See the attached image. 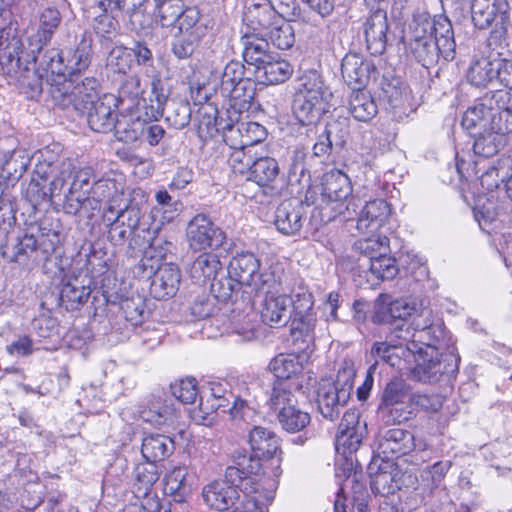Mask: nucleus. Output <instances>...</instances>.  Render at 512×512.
Here are the masks:
<instances>
[{
  "label": "nucleus",
  "mask_w": 512,
  "mask_h": 512,
  "mask_svg": "<svg viewBox=\"0 0 512 512\" xmlns=\"http://www.w3.org/2000/svg\"><path fill=\"white\" fill-rule=\"evenodd\" d=\"M489 114L481 106L479 101L472 107H469L463 114L461 120V126L463 129L468 131L469 134L476 136L478 131H475L479 128V131L484 130V125L488 126L489 124Z\"/></svg>",
  "instance_id": "obj_53"
},
{
  "label": "nucleus",
  "mask_w": 512,
  "mask_h": 512,
  "mask_svg": "<svg viewBox=\"0 0 512 512\" xmlns=\"http://www.w3.org/2000/svg\"><path fill=\"white\" fill-rule=\"evenodd\" d=\"M36 31L28 38V49L32 52H45L54 34L62 24V14L56 7H45L37 15Z\"/></svg>",
  "instance_id": "obj_15"
},
{
  "label": "nucleus",
  "mask_w": 512,
  "mask_h": 512,
  "mask_svg": "<svg viewBox=\"0 0 512 512\" xmlns=\"http://www.w3.org/2000/svg\"><path fill=\"white\" fill-rule=\"evenodd\" d=\"M511 94L506 90H495L485 93L478 101L492 119L493 114L506 111L511 105Z\"/></svg>",
  "instance_id": "obj_55"
},
{
  "label": "nucleus",
  "mask_w": 512,
  "mask_h": 512,
  "mask_svg": "<svg viewBox=\"0 0 512 512\" xmlns=\"http://www.w3.org/2000/svg\"><path fill=\"white\" fill-rule=\"evenodd\" d=\"M186 236L190 248L199 251L220 248L226 241L224 231L203 213L195 215L189 221Z\"/></svg>",
  "instance_id": "obj_8"
},
{
  "label": "nucleus",
  "mask_w": 512,
  "mask_h": 512,
  "mask_svg": "<svg viewBox=\"0 0 512 512\" xmlns=\"http://www.w3.org/2000/svg\"><path fill=\"white\" fill-rule=\"evenodd\" d=\"M190 278L199 285L212 281L219 274L223 273V266L218 255L210 252L199 254L190 264Z\"/></svg>",
  "instance_id": "obj_28"
},
{
  "label": "nucleus",
  "mask_w": 512,
  "mask_h": 512,
  "mask_svg": "<svg viewBox=\"0 0 512 512\" xmlns=\"http://www.w3.org/2000/svg\"><path fill=\"white\" fill-rule=\"evenodd\" d=\"M367 472L371 478V490L376 495H393L402 487L403 473L393 460L373 457Z\"/></svg>",
  "instance_id": "obj_7"
},
{
  "label": "nucleus",
  "mask_w": 512,
  "mask_h": 512,
  "mask_svg": "<svg viewBox=\"0 0 512 512\" xmlns=\"http://www.w3.org/2000/svg\"><path fill=\"white\" fill-rule=\"evenodd\" d=\"M174 451V441L162 434H150L142 441L141 453L146 461L159 462Z\"/></svg>",
  "instance_id": "obj_36"
},
{
  "label": "nucleus",
  "mask_w": 512,
  "mask_h": 512,
  "mask_svg": "<svg viewBox=\"0 0 512 512\" xmlns=\"http://www.w3.org/2000/svg\"><path fill=\"white\" fill-rule=\"evenodd\" d=\"M191 106L187 101H170L166 108V120L176 129H183L191 120Z\"/></svg>",
  "instance_id": "obj_57"
},
{
  "label": "nucleus",
  "mask_w": 512,
  "mask_h": 512,
  "mask_svg": "<svg viewBox=\"0 0 512 512\" xmlns=\"http://www.w3.org/2000/svg\"><path fill=\"white\" fill-rule=\"evenodd\" d=\"M180 281L181 273L176 265H161L152 277L150 294L158 300L168 299L177 293Z\"/></svg>",
  "instance_id": "obj_21"
},
{
  "label": "nucleus",
  "mask_w": 512,
  "mask_h": 512,
  "mask_svg": "<svg viewBox=\"0 0 512 512\" xmlns=\"http://www.w3.org/2000/svg\"><path fill=\"white\" fill-rule=\"evenodd\" d=\"M147 422L157 426H163L173 423L176 418V408L171 400L161 396H153L150 400L148 409L143 411L142 416Z\"/></svg>",
  "instance_id": "obj_41"
},
{
  "label": "nucleus",
  "mask_w": 512,
  "mask_h": 512,
  "mask_svg": "<svg viewBox=\"0 0 512 512\" xmlns=\"http://www.w3.org/2000/svg\"><path fill=\"white\" fill-rule=\"evenodd\" d=\"M231 464L225 470L226 478L234 483L247 486L252 484L262 470L261 458L245 448L235 449L231 456Z\"/></svg>",
  "instance_id": "obj_11"
},
{
  "label": "nucleus",
  "mask_w": 512,
  "mask_h": 512,
  "mask_svg": "<svg viewBox=\"0 0 512 512\" xmlns=\"http://www.w3.org/2000/svg\"><path fill=\"white\" fill-rule=\"evenodd\" d=\"M495 127V122L490 119L488 126L484 125V130L478 131L473 144L475 154L491 157L507 144V135Z\"/></svg>",
  "instance_id": "obj_27"
},
{
  "label": "nucleus",
  "mask_w": 512,
  "mask_h": 512,
  "mask_svg": "<svg viewBox=\"0 0 512 512\" xmlns=\"http://www.w3.org/2000/svg\"><path fill=\"white\" fill-rule=\"evenodd\" d=\"M305 201L296 198L283 200L274 213V225L283 235L296 236L300 234L305 221L306 209L309 207Z\"/></svg>",
  "instance_id": "obj_10"
},
{
  "label": "nucleus",
  "mask_w": 512,
  "mask_h": 512,
  "mask_svg": "<svg viewBox=\"0 0 512 512\" xmlns=\"http://www.w3.org/2000/svg\"><path fill=\"white\" fill-rule=\"evenodd\" d=\"M243 486L237 482H230L224 474L223 479L215 480L203 488L204 502L218 512H234Z\"/></svg>",
  "instance_id": "obj_9"
},
{
  "label": "nucleus",
  "mask_w": 512,
  "mask_h": 512,
  "mask_svg": "<svg viewBox=\"0 0 512 512\" xmlns=\"http://www.w3.org/2000/svg\"><path fill=\"white\" fill-rule=\"evenodd\" d=\"M367 50L371 55H382L389 43V24L386 11L376 7L363 24Z\"/></svg>",
  "instance_id": "obj_16"
},
{
  "label": "nucleus",
  "mask_w": 512,
  "mask_h": 512,
  "mask_svg": "<svg viewBox=\"0 0 512 512\" xmlns=\"http://www.w3.org/2000/svg\"><path fill=\"white\" fill-rule=\"evenodd\" d=\"M164 493L181 503L192 493V481L186 466H175L164 477Z\"/></svg>",
  "instance_id": "obj_30"
},
{
  "label": "nucleus",
  "mask_w": 512,
  "mask_h": 512,
  "mask_svg": "<svg viewBox=\"0 0 512 512\" xmlns=\"http://www.w3.org/2000/svg\"><path fill=\"white\" fill-rule=\"evenodd\" d=\"M355 376L356 369L354 362L347 359L343 360L338 368L336 379H332L334 387H337V389L344 394L348 392L349 397H351Z\"/></svg>",
  "instance_id": "obj_63"
},
{
  "label": "nucleus",
  "mask_w": 512,
  "mask_h": 512,
  "mask_svg": "<svg viewBox=\"0 0 512 512\" xmlns=\"http://www.w3.org/2000/svg\"><path fill=\"white\" fill-rule=\"evenodd\" d=\"M243 43V59L248 65H252L255 69L270 59L267 53L268 42L263 40V37L257 38L254 36L245 35L242 37Z\"/></svg>",
  "instance_id": "obj_46"
},
{
  "label": "nucleus",
  "mask_w": 512,
  "mask_h": 512,
  "mask_svg": "<svg viewBox=\"0 0 512 512\" xmlns=\"http://www.w3.org/2000/svg\"><path fill=\"white\" fill-rule=\"evenodd\" d=\"M336 148H342L350 135V120L347 117H339L329 121L323 131Z\"/></svg>",
  "instance_id": "obj_60"
},
{
  "label": "nucleus",
  "mask_w": 512,
  "mask_h": 512,
  "mask_svg": "<svg viewBox=\"0 0 512 512\" xmlns=\"http://www.w3.org/2000/svg\"><path fill=\"white\" fill-rule=\"evenodd\" d=\"M349 394H344L337 387L331 378H321L316 389V403L319 413L329 421L339 418L341 410L349 401Z\"/></svg>",
  "instance_id": "obj_17"
},
{
  "label": "nucleus",
  "mask_w": 512,
  "mask_h": 512,
  "mask_svg": "<svg viewBox=\"0 0 512 512\" xmlns=\"http://www.w3.org/2000/svg\"><path fill=\"white\" fill-rule=\"evenodd\" d=\"M151 86L154 98H151L150 100L152 102L150 106L151 113L149 114L146 112V116L157 120L159 117L164 115L165 110L168 107V95L165 92L160 79H153Z\"/></svg>",
  "instance_id": "obj_64"
},
{
  "label": "nucleus",
  "mask_w": 512,
  "mask_h": 512,
  "mask_svg": "<svg viewBox=\"0 0 512 512\" xmlns=\"http://www.w3.org/2000/svg\"><path fill=\"white\" fill-rule=\"evenodd\" d=\"M420 305L410 298L394 299L388 294H380L375 300L371 321L386 328L388 342H376L372 355L389 362L391 348L406 343L408 352L413 354L416 365L410 370L412 379L423 383H436L445 374L448 364L444 354L436 346L438 337L435 327L420 326L410 319L419 315Z\"/></svg>",
  "instance_id": "obj_1"
},
{
  "label": "nucleus",
  "mask_w": 512,
  "mask_h": 512,
  "mask_svg": "<svg viewBox=\"0 0 512 512\" xmlns=\"http://www.w3.org/2000/svg\"><path fill=\"white\" fill-rule=\"evenodd\" d=\"M268 403L271 409L277 411L281 427L289 433L302 431L311 421L310 414L298 406L297 398L287 382L274 383Z\"/></svg>",
  "instance_id": "obj_6"
},
{
  "label": "nucleus",
  "mask_w": 512,
  "mask_h": 512,
  "mask_svg": "<svg viewBox=\"0 0 512 512\" xmlns=\"http://www.w3.org/2000/svg\"><path fill=\"white\" fill-rule=\"evenodd\" d=\"M327 106L313 100L294 95L292 111L295 118L301 125L312 126L319 122L326 112Z\"/></svg>",
  "instance_id": "obj_39"
},
{
  "label": "nucleus",
  "mask_w": 512,
  "mask_h": 512,
  "mask_svg": "<svg viewBox=\"0 0 512 512\" xmlns=\"http://www.w3.org/2000/svg\"><path fill=\"white\" fill-rule=\"evenodd\" d=\"M290 320V334L293 345L298 352H306L315 340L316 318L315 316L299 317L291 315Z\"/></svg>",
  "instance_id": "obj_33"
},
{
  "label": "nucleus",
  "mask_w": 512,
  "mask_h": 512,
  "mask_svg": "<svg viewBox=\"0 0 512 512\" xmlns=\"http://www.w3.org/2000/svg\"><path fill=\"white\" fill-rule=\"evenodd\" d=\"M409 398V386L402 379L388 382L382 392L380 406L393 407Z\"/></svg>",
  "instance_id": "obj_54"
},
{
  "label": "nucleus",
  "mask_w": 512,
  "mask_h": 512,
  "mask_svg": "<svg viewBox=\"0 0 512 512\" xmlns=\"http://www.w3.org/2000/svg\"><path fill=\"white\" fill-rule=\"evenodd\" d=\"M245 167L249 173L248 179L261 187L269 186L280 173L277 160L269 156L256 157L254 161H246Z\"/></svg>",
  "instance_id": "obj_32"
},
{
  "label": "nucleus",
  "mask_w": 512,
  "mask_h": 512,
  "mask_svg": "<svg viewBox=\"0 0 512 512\" xmlns=\"http://www.w3.org/2000/svg\"><path fill=\"white\" fill-rule=\"evenodd\" d=\"M91 284L92 279L88 275L82 278L76 275L64 277L57 298V305L64 307L66 311L79 310L87 303L91 295Z\"/></svg>",
  "instance_id": "obj_14"
},
{
  "label": "nucleus",
  "mask_w": 512,
  "mask_h": 512,
  "mask_svg": "<svg viewBox=\"0 0 512 512\" xmlns=\"http://www.w3.org/2000/svg\"><path fill=\"white\" fill-rule=\"evenodd\" d=\"M48 94L53 104L61 109L73 108L84 114L87 107L92 105L98 97L99 82L95 77L56 78Z\"/></svg>",
  "instance_id": "obj_4"
},
{
  "label": "nucleus",
  "mask_w": 512,
  "mask_h": 512,
  "mask_svg": "<svg viewBox=\"0 0 512 512\" xmlns=\"http://www.w3.org/2000/svg\"><path fill=\"white\" fill-rule=\"evenodd\" d=\"M499 59L482 55L472 62L469 67L467 78L469 82L477 87L486 86L492 80L497 79Z\"/></svg>",
  "instance_id": "obj_40"
},
{
  "label": "nucleus",
  "mask_w": 512,
  "mask_h": 512,
  "mask_svg": "<svg viewBox=\"0 0 512 512\" xmlns=\"http://www.w3.org/2000/svg\"><path fill=\"white\" fill-rule=\"evenodd\" d=\"M16 28H9L5 39L0 41V63L7 73L13 75L21 88L33 99L43 91L44 83L52 87L56 74L45 70L40 63L44 52H32L24 46Z\"/></svg>",
  "instance_id": "obj_2"
},
{
  "label": "nucleus",
  "mask_w": 512,
  "mask_h": 512,
  "mask_svg": "<svg viewBox=\"0 0 512 512\" xmlns=\"http://www.w3.org/2000/svg\"><path fill=\"white\" fill-rule=\"evenodd\" d=\"M175 29L179 33L191 34L202 38L206 36L208 31L207 24L203 21L197 7L185 8Z\"/></svg>",
  "instance_id": "obj_47"
},
{
  "label": "nucleus",
  "mask_w": 512,
  "mask_h": 512,
  "mask_svg": "<svg viewBox=\"0 0 512 512\" xmlns=\"http://www.w3.org/2000/svg\"><path fill=\"white\" fill-rule=\"evenodd\" d=\"M352 194L349 177L340 170L324 173L321 181V198L326 202H341Z\"/></svg>",
  "instance_id": "obj_25"
},
{
  "label": "nucleus",
  "mask_w": 512,
  "mask_h": 512,
  "mask_svg": "<svg viewBox=\"0 0 512 512\" xmlns=\"http://www.w3.org/2000/svg\"><path fill=\"white\" fill-rule=\"evenodd\" d=\"M473 214L475 220L483 227L506 214V200H500L495 194L480 196L473 208Z\"/></svg>",
  "instance_id": "obj_35"
},
{
  "label": "nucleus",
  "mask_w": 512,
  "mask_h": 512,
  "mask_svg": "<svg viewBox=\"0 0 512 512\" xmlns=\"http://www.w3.org/2000/svg\"><path fill=\"white\" fill-rule=\"evenodd\" d=\"M227 272L240 284L244 293L257 296L263 290L281 287L283 270L278 266H270L260 271V262L250 252L237 253L229 262Z\"/></svg>",
  "instance_id": "obj_3"
},
{
  "label": "nucleus",
  "mask_w": 512,
  "mask_h": 512,
  "mask_svg": "<svg viewBox=\"0 0 512 512\" xmlns=\"http://www.w3.org/2000/svg\"><path fill=\"white\" fill-rule=\"evenodd\" d=\"M295 94L325 106H327L328 100L332 96L322 76L316 70H309L300 77Z\"/></svg>",
  "instance_id": "obj_31"
},
{
  "label": "nucleus",
  "mask_w": 512,
  "mask_h": 512,
  "mask_svg": "<svg viewBox=\"0 0 512 512\" xmlns=\"http://www.w3.org/2000/svg\"><path fill=\"white\" fill-rule=\"evenodd\" d=\"M123 317L132 326H140L150 316L144 299L140 296L123 298L119 302Z\"/></svg>",
  "instance_id": "obj_51"
},
{
  "label": "nucleus",
  "mask_w": 512,
  "mask_h": 512,
  "mask_svg": "<svg viewBox=\"0 0 512 512\" xmlns=\"http://www.w3.org/2000/svg\"><path fill=\"white\" fill-rule=\"evenodd\" d=\"M160 473L156 463L146 461L134 468V487L138 496H147L154 484L158 481Z\"/></svg>",
  "instance_id": "obj_44"
},
{
  "label": "nucleus",
  "mask_w": 512,
  "mask_h": 512,
  "mask_svg": "<svg viewBox=\"0 0 512 512\" xmlns=\"http://www.w3.org/2000/svg\"><path fill=\"white\" fill-rule=\"evenodd\" d=\"M243 287L234 280L231 275H222L215 277L210 284V290L214 297L220 301H229Z\"/></svg>",
  "instance_id": "obj_58"
},
{
  "label": "nucleus",
  "mask_w": 512,
  "mask_h": 512,
  "mask_svg": "<svg viewBox=\"0 0 512 512\" xmlns=\"http://www.w3.org/2000/svg\"><path fill=\"white\" fill-rule=\"evenodd\" d=\"M284 17L267 3L249 5L243 15L244 23L257 35L262 37L274 22Z\"/></svg>",
  "instance_id": "obj_26"
},
{
  "label": "nucleus",
  "mask_w": 512,
  "mask_h": 512,
  "mask_svg": "<svg viewBox=\"0 0 512 512\" xmlns=\"http://www.w3.org/2000/svg\"><path fill=\"white\" fill-rule=\"evenodd\" d=\"M202 39V37L177 32L172 42V53L178 59H188L199 47Z\"/></svg>",
  "instance_id": "obj_59"
},
{
  "label": "nucleus",
  "mask_w": 512,
  "mask_h": 512,
  "mask_svg": "<svg viewBox=\"0 0 512 512\" xmlns=\"http://www.w3.org/2000/svg\"><path fill=\"white\" fill-rule=\"evenodd\" d=\"M91 58L92 37L85 32L76 47L67 51L66 56L57 48L46 49L40 63L45 70L56 74V78H75L80 77L90 66Z\"/></svg>",
  "instance_id": "obj_5"
},
{
  "label": "nucleus",
  "mask_w": 512,
  "mask_h": 512,
  "mask_svg": "<svg viewBox=\"0 0 512 512\" xmlns=\"http://www.w3.org/2000/svg\"><path fill=\"white\" fill-rule=\"evenodd\" d=\"M38 241L33 235L25 234L22 238L17 237L11 248V253L4 250L2 255L10 263L24 264L31 257V254L37 252Z\"/></svg>",
  "instance_id": "obj_52"
},
{
  "label": "nucleus",
  "mask_w": 512,
  "mask_h": 512,
  "mask_svg": "<svg viewBox=\"0 0 512 512\" xmlns=\"http://www.w3.org/2000/svg\"><path fill=\"white\" fill-rule=\"evenodd\" d=\"M113 131H115L117 140L124 143H135L144 137V120L140 117L117 119Z\"/></svg>",
  "instance_id": "obj_49"
},
{
  "label": "nucleus",
  "mask_w": 512,
  "mask_h": 512,
  "mask_svg": "<svg viewBox=\"0 0 512 512\" xmlns=\"http://www.w3.org/2000/svg\"><path fill=\"white\" fill-rule=\"evenodd\" d=\"M256 78L263 84L274 85L287 81L292 73V65L283 59H270L254 70Z\"/></svg>",
  "instance_id": "obj_34"
},
{
  "label": "nucleus",
  "mask_w": 512,
  "mask_h": 512,
  "mask_svg": "<svg viewBox=\"0 0 512 512\" xmlns=\"http://www.w3.org/2000/svg\"><path fill=\"white\" fill-rule=\"evenodd\" d=\"M354 249L366 257L370 263L379 256L390 253L389 238L385 235H373L359 239L354 243Z\"/></svg>",
  "instance_id": "obj_48"
},
{
  "label": "nucleus",
  "mask_w": 512,
  "mask_h": 512,
  "mask_svg": "<svg viewBox=\"0 0 512 512\" xmlns=\"http://www.w3.org/2000/svg\"><path fill=\"white\" fill-rule=\"evenodd\" d=\"M158 228L151 229L147 222H143L137 228L130 231L131 238L128 242V247L133 252L146 251V249H153L157 251L158 257H164L169 247L172 246L171 242L164 241L156 235Z\"/></svg>",
  "instance_id": "obj_23"
},
{
  "label": "nucleus",
  "mask_w": 512,
  "mask_h": 512,
  "mask_svg": "<svg viewBox=\"0 0 512 512\" xmlns=\"http://www.w3.org/2000/svg\"><path fill=\"white\" fill-rule=\"evenodd\" d=\"M111 97L97 99L92 105L87 107L86 114L89 127L98 133H108L113 131L117 124L118 111L112 104Z\"/></svg>",
  "instance_id": "obj_20"
},
{
  "label": "nucleus",
  "mask_w": 512,
  "mask_h": 512,
  "mask_svg": "<svg viewBox=\"0 0 512 512\" xmlns=\"http://www.w3.org/2000/svg\"><path fill=\"white\" fill-rule=\"evenodd\" d=\"M269 369L274 373L279 382L288 380L302 372L303 366L299 357L295 354H279L269 363ZM278 383V381L276 382Z\"/></svg>",
  "instance_id": "obj_45"
},
{
  "label": "nucleus",
  "mask_w": 512,
  "mask_h": 512,
  "mask_svg": "<svg viewBox=\"0 0 512 512\" xmlns=\"http://www.w3.org/2000/svg\"><path fill=\"white\" fill-rule=\"evenodd\" d=\"M269 290H263L257 295H265L260 304L261 320L271 327L283 326L291 319L292 299L285 294H278L280 287Z\"/></svg>",
  "instance_id": "obj_13"
},
{
  "label": "nucleus",
  "mask_w": 512,
  "mask_h": 512,
  "mask_svg": "<svg viewBox=\"0 0 512 512\" xmlns=\"http://www.w3.org/2000/svg\"><path fill=\"white\" fill-rule=\"evenodd\" d=\"M349 112L356 120L368 122L377 115L378 107L368 91L353 89L349 98Z\"/></svg>",
  "instance_id": "obj_38"
},
{
  "label": "nucleus",
  "mask_w": 512,
  "mask_h": 512,
  "mask_svg": "<svg viewBox=\"0 0 512 512\" xmlns=\"http://www.w3.org/2000/svg\"><path fill=\"white\" fill-rule=\"evenodd\" d=\"M423 35H417V39H412L410 42V49L415 58L423 66L431 63L433 60V52L437 51V56H442L444 60L447 59L448 52L446 49L448 38L441 34L438 36L437 29L435 28V41L433 42L427 36L428 30L422 29Z\"/></svg>",
  "instance_id": "obj_22"
},
{
  "label": "nucleus",
  "mask_w": 512,
  "mask_h": 512,
  "mask_svg": "<svg viewBox=\"0 0 512 512\" xmlns=\"http://www.w3.org/2000/svg\"><path fill=\"white\" fill-rule=\"evenodd\" d=\"M132 52L127 47H114L106 60V67L118 74H126L131 69Z\"/></svg>",
  "instance_id": "obj_61"
},
{
  "label": "nucleus",
  "mask_w": 512,
  "mask_h": 512,
  "mask_svg": "<svg viewBox=\"0 0 512 512\" xmlns=\"http://www.w3.org/2000/svg\"><path fill=\"white\" fill-rule=\"evenodd\" d=\"M391 206L384 199H374L365 204L358 220L357 229L362 232H375L379 230L389 219Z\"/></svg>",
  "instance_id": "obj_24"
},
{
  "label": "nucleus",
  "mask_w": 512,
  "mask_h": 512,
  "mask_svg": "<svg viewBox=\"0 0 512 512\" xmlns=\"http://www.w3.org/2000/svg\"><path fill=\"white\" fill-rule=\"evenodd\" d=\"M376 443L377 455L373 457L390 460L408 454L415 446L413 434L399 427L380 430Z\"/></svg>",
  "instance_id": "obj_12"
},
{
  "label": "nucleus",
  "mask_w": 512,
  "mask_h": 512,
  "mask_svg": "<svg viewBox=\"0 0 512 512\" xmlns=\"http://www.w3.org/2000/svg\"><path fill=\"white\" fill-rule=\"evenodd\" d=\"M375 70L374 63L358 53H347L342 59L341 74L352 90L364 88Z\"/></svg>",
  "instance_id": "obj_19"
},
{
  "label": "nucleus",
  "mask_w": 512,
  "mask_h": 512,
  "mask_svg": "<svg viewBox=\"0 0 512 512\" xmlns=\"http://www.w3.org/2000/svg\"><path fill=\"white\" fill-rule=\"evenodd\" d=\"M406 90L407 87L399 77L387 73L380 81L379 99L387 108L396 109L404 104Z\"/></svg>",
  "instance_id": "obj_37"
},
{
  "label": "nucleus",
  "mask_w": 512,
  "mask_h": 512,
  "mask_svg": "<svg viewBox=\"0 0 512 512\" xmlns=\"http://www.w3.org/2000/svg\"><path fill=\"white\" fill-rule=\"evenodd\" d=\"M249 444L252 452L261 459H270L282 453L279 437L274 431L262 426H254L249 431Z\"/></svg>",
  "instance_id": "obj_29"
},
{
  "label": "nucleus",
  "mask_w": 512,
  "mask_h": 512,
  "mask_svg": "<svg viewBox=\"0 0 512 512\" xmlns=\"http://www.w3.org/2000/svg\"><path fill=\"white\" fill-rule=\"evenodd\" d=\"M217 107L211 103L201 106L198 110L197 135L206 142L217 136Z\"/></svg>",
  "instance_id": "obj_50"
},
{
  "label": "nucleus",
  "mask_w": 512,
  "mask_h": 512,
  "mask_svg": "<svg viewBox=\"0 0 512 512\" xmlns=\"http://www.w3.org/2000/svg\"><path fill=\"white\" fill-rule=\"evenodd\" d=\"M230 97L231 108H235L240 112L242 110H249L252 107L253 101L256 96V83L248 78L242 80L237 84L223 90Z\"/></svg>",
  "instance_id": "obj_43"
},
{
  "label": "nucleus",
  "mask_w": 512,
  "mask_h": 512,
  "mask_svg": "<svg viewBox=\"0 0 512 512\" xmlns=\"http://www.w3.org/2000/svg\"><path fill=\"white\" fill-rule=\"evenodd\" d=\"M366 431V423L360 422V415L356 410H348L344 413L336 434V448L343 447L344 453L358 450Z\"/></svg>",
  "instance_id": "obj_18"
},
{
  "label": "nucleus",
  "mask_w": 512,
  "mask_h": 512,
  "mask_svg": "<svg viewBox=\"0 0 512 512\" xmlns=\"http://www.w3.org/2000/svg\"><path fill=\"white\" fill-rule=\"evenodd\" d=\"M369 270L376 278L381 280H392L399 272L396 259L389 254L372 260L369 263Z\"/></svg>",
  "instance_id": "obj_62"
},
{
  "label": "nucleus",
  "mask_w": 512,
  "mask_h": 512,
  "mask_svg": "<svg viewBox=\"0 0 512 512\" xmlns=\"http://www.w3.org/2000/svg\"><path fill=\"white\" fill-rule=\"evenodd\" d=\"M40 232V238L37 239V252L41 253L43 257L61 255L59 252L60 232L56 228H47L44 222L40 225Z\"/></svg>",
  "instance_id": "obj_56"
},
{
  "label": "nucleus",
  "mask_w": 512,
  "mask_h": 512,
  "mask_svg": "<svg viewBox=\"0 0 512 512\" xmlns=\"http://www.w3.org/2000/svg\"><path fill=\"white\" fill-rule=\"evenodd\" d=\"M282 17L274 22V25L262 36L263 40L270 42L280 50H288L294 46L295 31L292 25Z\"/></svg>",
  "instance_id": "obj_42"
}]
</instances>
